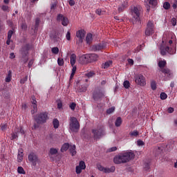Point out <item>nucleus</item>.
<instances>
[{
    "instance_id": "1",
    "label": "nucleus",
    "mask_w": 177,
    "mask_h": 177,
    "mask_svg": "<svg viewBox=\"0 0 177 177\" xmlns=\"http://www.w3.org/2000/svg\"><path fill=\"white\" fill-rule=\"evenodd\" d=\"M134 158L135 153L132 151L124 152L115 156L113 158V162H115V164H124L131 161V160Z\"/></svg>"
},
{
    "instance_id": "2",
    "label": "nucleus",
    "mask_w": 177,
    "mask_h": 177,
    "mask_svg": "<svg viewBox=\"0 0 177 177\" xmlns=\"http://www.w3.org/2000/svg\"><path fill=\"white\" fill-rule=\"evenodd\" d=\"M143 10L141 6H133L131 9V13L132 16V19H131V21H132L133 24H138L140 23V12Z\"/></svg>"
},
{
    "instance_id": "3",
    "label": "nucleus",
    "mask_w": 177,
    "mask_h": 177,
    "mask_svg": "<svg viewBox=\"0 0 177 177\" xmlns=\"http://www.w3.org/2000/svg\"><path fill=\"white\" fill-rule=\"evenodd\" d=\"M166 64H167V62L165 60L160 61L158 62V66L160 67V68H162V73L165 77L164 80H168L172 78L173 73H172V71H171L169 69L164 68Z\"/></svg>"
},
{
    "instance_id": "4",
    "label": "nucleus",
    "mask_w": 177,
    "mask_h": 177,
    "mask_svg": "<svg viewBox=\"0 0 177 177\" xmlns=\"http://www.w3.org/2000/svg\"><path fill=\"white\" fill-rule=\"evenodd\" d=\"M69 129L72 132H78L80 131V122L74 117H71L69 122Z\"/></svg>"
},
{
    "instance_id": "5",
    "label": "nucleus",
    "mask_w": 177,
    "mask_h": 177,
    "mask_svg": "<svg viewBox=\"0 0 177 177\" xmlns=\"http://www.w3.org/2000/svg\"><path fill=\"white\" fill-rule=\"evenodd\" d=\"M48 118H49L48 117V113L42 112L37 115L35 118V120L37 122V124H45Z\"/></svg>"
},
{
    "instance_id": "6",
    "label": "nucleus",
    "mask_w": 177,
    "mask_h": 177,
    "mask_svg": "<svg viewBox=\"0 0 177 177\" xmlns=\"http://www.w3.org/2000/svg\"><path fill=\"white\" fill-rule=\"evenodd\" d=\"M81 59H85L87 63L96 62L99 59V56L96 54H86L81 57Z\"/></svg>"
},
{
    "instance_id": "7",
    "label": "nucleus",
    "mask_w": 177,
    "mask_h": 177,
    "mask_svg": "<svg viewBox=\"0 0 177 177\" xmlns=\"http://www.w3.org/2000/svg\"><path fill=\"white\" fill-rule=\"evenodd\" d=\"M151 34H154V22L149 21L147 24L145 29V35L150 36Z\"/></svg>"
},
{
    "instance_id": "8",
    "label": "nucleus",
    "mask_w": 177,
    "mask_h": 177,
    "mask_svg": "<svg viewBox=\"0 0 177 177\" xmlns=\"http://www.w3.org/2000/svg\"><path fill=\"white\" fill-rule=\"evenodd\" d=\"M135 82L140 86H145L146 85V79L142 74H138L135 76Z\"/></svg>"
},
{
    "instance_id": "9",
    "label": "nucleus",
    "mask_w": 177,
    "mask_h": 177,
    "mask_svg": "<svg viewBox=\"0 0 177 177\" xmlns=\"http://www.w3.org/2000/svg\"><path fill=\"white\" fill-rule=\"evenodd\" d=\"M97 169L98 171H100L101 172H104V174H110L111 172H114L115 171V167H111V168L109 167H104L100 164L97 165Z\"/></svg>"
},
{
    "instance_id": "10",
    "label": "nucleus",
    "mask_w": 177,
    "mask_h": 177,
    "mask_svg": "<svg viewBox=\"0 0 177 177\" xmlns=\"http://www.w3.org/2000/svg\"><path fill=\"white\" fill-rule=\"evenodd\" d=\"M176 50V47H174V48L170 49L169 47L166 46H161L160 47V53L162 55V56H165V55H167V53H169V55H174Z\"/></svg>"
},
{
    "instance_id": "11",
    "label": "nucleus",
    "mask_w": 177,
    "mask_h": 177,
    "mask_svg": "<svg viewBox=\"0 0 177 177\" xmlns=\"http://www.w3.org/2000/svg\"><path fill=\"white\" fill-rule=\"evenodd\" d=\"M119 6L118 10L119 13L124 12L126 8H128V1L127 0H118Z\"/></svg>"
},
{
    "instance_id": "12",
    "label": "nucleus",
    "mask_w": 177,
    "mask_h": 177,
    "mask_svg": "<svg viewBox=\"0 0 177 177\" xmlns=\"http://www.w3.org/2000/svg\"><path fill=\"white\" fill-rule=\"evenodd\" d=\"M85 34H86L85 30H78L76 32V37L77 38H78V41H77V44H82L85 38Z\"/></svg>"
},
{
    "instance_id": "13",
    "label": "nucleus",
    "mask_w": 177,
    "mask_h": 177,
    "mask_svg": "<svg viewBox=\"0 0 177 177\" xmlns=\"http://www.w3.org/2000/svg\"><path fill=\"white\" fill-rule=\"evenodd\" d=\"M28 160L32 162V165L35 167L38 162V156L35 153H30L28 156Z\"/></svg>"
},
{
    "instance_id": "14",
    "label": "nucleus",
    "mask_w": 177,
    "mask_h": 177,
    "mask_svg": "<svg viewBox=\"0 0 177 177\" xmlns=\"http://www.w3.org/2000/svg\"><path fill=\"white\" fill-rule=\"evenodd\" d=\"M57 21H61L62 26H64L65 27L68 26V18L63 16L62 14L57 15Z\"/></svg>"
},
{
    "instance_id": "15",
    "label": "nucleus",
    "mask_w": 177,
    "mask_h": 177,
    "mask_svg": "<svg viewBox=\"0 0 177 177\" xmlns=\"http://www.w3.org/2000/svg\"><path fill=\"white\" fill-rule=\"evenodd\" d=\"M86 168V165H85V162L83 160L80 161L79 165L76 166L75 172L77 174H80L82 172L83 169Z\"/></svg>"
},
{
    "instance_id": "16",
    "label": "nucleus",
    "mask_w": 177,
    "mask_h": 177,
    "mask_svg": "<svg viewBox=\"0 0 177 177\" xmlns=\"http://www.w3.org/2000/svg\"><path fill=\"white\" fill-rule=\"evenodd\" d=\"M93 133L94 135L95 139H100L103 136V129H99L96 130H93Z\"/></svg>"
},
{
    "instance_id": "17",
    "label": "nucleus",
    "mask_w": 177,
    "mask_h": 177,
    "mask_svg": "<svg viewBox=\"0 0 177 177\" xmlns=\"http://www.w3.org/2000/svg\"><path fill=\"white\" fill-rule=\"evenodd\" d=\"M32 104H33L32 106V109L31 110V113L32 114H35V113H37V111H38V107L37 106V100H35V97H32Z\"/></svg>"
},
{
    "instance_id": "18",
    "label": "nucleus",
    "mask_w": 177,
    "mask_h": 177,
    "mask_svg": "<svg viewBox=\"0 0 177 177\" xmlns=\"http://www.w3.org/2000/svg\"><path fill=\"white\" fill-rule=\"evenodd\" d=\"M23 157H24L23 149H20L18 151V156H17L18 162H21V161H23Z\"/></svg>"
},
{
    "instance_id": "19",
    "label": "nucleus",
    "mask_w": 177,
    "mask_h": 177,
    "mask_svg": "<svg viewBox=\"0 0 177 177\" xmlns=\"http://www.w3.org/2000/svg\"><path fill=\"white\" fill-rule=\"evenodd\" d=\"M5 81L6 82H10V81H12V71H8Z\"/></svg>"
},
{
    "instance_id": "20",
    "label": "nucleus",
    "mask_w": 177,
    "mask_h": 177,
    "mask_svg": "<svg viewBox=\"0 0 177 177\" xmlns=\"http://www.w3.org/2000/svg\"><path fill=\"white\" fill-rule=\"evenodd\" d=\"M76 61H77V55H75V54H72L71 55V66H74L75 64Z\"/></svg>"
},
{
    "instance_id": "21",
    "label": "nucleus",
    "mask_w": 177,
    "mask_h": 177,
    "mask_svg": "<svg viewBox=\"0 0 177 177\" xmlns=\"http://www.w3.org/2000/svg\"><path fill=\"white\" fill-rule=\"evenodd\" d=\"M69 147H70V145L68 143H65L62 145L61 148V151L62 153H64V151H67V150H68Z\"/></svg>"
},
{
    "instance_id": "22",
    "label": "nucleus",
    "mask_w": 177,
    "mask_h": 177,
    "mask_svg": "<svg viewBox=\"0 0 177 177\" xmlns=\"http://www.w3.org/2000/svg\"><path fill=\"white\" fill-rule=\"evenodd\" d=\"M92 39H93L92 34H91V33L87 34L86 37V41L88 45H91V42H92Z\"/></svg>"
},
{
    "instance_id": "23",
    "label": "nucleus",
    "mask_w": 177,
    "mask_h": 177,
    "mask_svg": "<svg viewBox=\"0 0 177 177\" xmlns=\"http://www.w3.org/2000/svg\"><path fill=\"white\" fill-rule=\"evenodd\" d=\"M121 124H122V119L118 117L115 122V127H121Z\"/></svg>"
},
{
    "instance_id": "24",
    "label": "nucleus",
    "mask_w": 177,
    "mask_h": 177,
    "mask_svg": "<svg viewBox=\"0 0 177 177\" xmlns=\"http://www.w3.org/2000/svg\"><path fill=\"white\" fill-rule=\"evenodd\" d=\"M14 132L15 133H13L11 136L12 140H15V139H17V138H19V136L17 135V133H19V130L15 129Z\"/></svg>"
},
{
    "instance_id": "25",
    "label": "nucleus",
    "mask_w": 177,
    "mask_h": 177,
    "mask_svg": "<svg viewBox=\"0 0 177 177\" xmlns=\"http://www.w3.org/2000/svg\"><path fill=\"white\" fill-rule=\"evenodd\" d=\"M53 125L55 129H57V128H59V125H60V123L57 119H54L53 121Z\"/></svg>"
},
{
    "instance_id": "26",
    "label": "nucleus",
    "mask_w": 177,
    "mask_h": 177,
    "mask_svg": "<svg viewBox=\"0 0 177 177\" xmlns=\"http://www.w3.org/2000/svg\"><path fill=\"white\" fill-rule=\"evenodd\" d=\"M129 135L132 138H138V136H139V131H138L137 130H134L130 132Z\"/></svg>"
},
{
    "instance_id": "27",
    "label": "nucleus",
    "mask_w": 177,
    "mask_h": 177,
    "mask_svg": "<svg viewBox=\"0 0 177 177\" xmlns=\"http://www.w3.org/2000/svg\"><path fill=\"white\" fill-rule=\"evenodd\" d=\"M113 64V62L111 61H108L105 62L104 64H102V67L103 68H109V67Z\"/></svg>"
},
{
    "instance_id": "28",
    "label": "nucleus",
    "mask_w": 177,
    "mask_h": 177,
    "mask_svg": "<svg viewBox=\"0 0 177 177\" xmlns=\"http://www.w3.org/2000/svg\"><path fill=\"white\" fill-rule=\"evenodd\" d=\"M70 151L72 156H75V154H77V151H75V145H71L70 147Z\"/></svg>"
},
{
    "instance_id": "29",
    "label": "nucleus",
    "mask_w": 177,
    "mask_h": 177,
    "mask_svg": "<svg viewBox=\"0 0 177 177\" xmlns=\"http://www.w3.org/2000/svg\"><path fill=\"white\" fill-rule=\"evenodd\" d=\"M103 45L102 44H98L93 46V50H102L103 49Z\"/></svg>"
},
{
    "instance_id": "30",
    "label": "nucleus",
    "mask_w": 177,
    "mask_h": 177,
    "mask_svg": "<svg viewBox=\"0 0 177 177\" xmlns=\"http://www.w3.org/2000/svg\"><path fill=\"white\" fill-rule=\"evenodd\" d=\"M17 172H18V174H21L22 175H26V171H24V169L22 167H18Z\"/></svg>"
},
{
    "instance_id": "31",
    "label": "nucleus",
    "mask_w": 177,
    "mask_h": 177,
    "mask_svg": "<svg viewBox=\"0 0 177 177\" xmlns=\"http://www.w3.org/2000/svg\"><path fill=\"white\" fill-rule=\"evenodd\" d=\"M123 86L124 88H125L126 89L129 88V86H131V83H129V81L128 80H125L123 83Z\"/></svg>"
},
{
    "instance_id": "32",
    "label": "nucleus",
    "mask_w": 177,
    "mask_h": 177,
    "mask_svg": "<svg viewBox=\"0 0 177 177\" xmlns=\"http://www.w3.org/2000/svg\"><path fill=\"white\" fill-rule=\"evenodd\" d=\"M73 68H72V73L71 75V78H73L75 74V72L77 71V66H72Z\"/></svg>"
},
{
    "instance_id": "33",
    "label": "nucleus",
    "mask_w": 177,
    "mask_h": 177,
    "mask_svg": "<svg viewBox=\"0 0 177 177\" xmlns=\"http://www.w3.org/2000/svg\"><path fill=\"white\" fill-rule=\"evenodd\" d=\"M58 66H64V59L63 58H58L57 59Z\"/></svg>"
},
{
    "instance_id": "34",
    "label": "nucleus",
    "mask_w": 177,
    "mask_h": 177,
    "mask_svg": "<svg viewBox=\"0 0 177 177\" xmlns=\"http://www.w3.org/2000/svg\"><path fill=\"white\" fill-rule=\"evenodd\" d=\"M95 13L99 16H102V15H104L105 12L104 10H102V9L98 8L96 10Z\"/></svg>"
},
{
    "instance_id": "35",
    "label": "nucleus",
    "mask_w": 177,
    "mask_h": 177,
    "mask_svg": "<svg viewBox=\"0 0 177 177\" xmlns=\"http://www.w3.org/2000/svg\"><path fill=\"white\" fill-rule=\"evenodd\" d=\"M115 110V107L113 106L111 108L108 109L106 110V113L108 114H112V113H114Z\"/></svg>"
},
{
    "instance_id": "36",
    "label": "nucleus",
    "mask_w": 177,
    "mask_h": 177,
    "mask_svg": "<svg viewBox=\"0 0 177 177\" xmlns=\"http://www.w3.org/2000/svg\"><path fill=\"white\" fill-rule=\"evenodd\" d=\"M86 88H88L87 86H82L81 87L79 88L78 91L79 92H86Z\"/></svg>"
},
{
    "instance_id": "37",
    "label": "nucleus",
    "mask_w": 177,
    "mask_h": 177,
    "mask_svg": "<svg viewBox=\"0 0 177 177\" xmlns=\"http://www.w3.org/2000/svg\"><path fill=\"white\" fill-rule=\"evenodd\" d=\"M163 8L166 10H168V9H169V8H171V5L168 2H165L163 3Z\"/></svg>"
},
{
    "instance_id": "38",
    "label": "nucleus",
    "mask_w": 177,
    "mask_h": 177,
    "mask_svg": "<svg viewBox=\"0 0 177 177\" xmlns=\"http://www.w3.org/2000/svg\"><path fill=\"white\" fill-rule=\"evenodd\" d=\"M149 5H152V6H156L157 5V0H147Z\"/></svg>"
},
{
    "instance_id": "39",
    "label": "nucleus",
    "mask_w": 177,
    "mask_h": 177,
    "mask_svg": "<svg viewBox=\"0 0 177 177\" xmlns=\"http://www.w3.org/2000/svg\"><path fill=\"white\" fill-rule=\"evenodd\" d=\"M51 52L54 53V55H57L59 53V48L57 47H54L51 49Z\"/></svg>"
},
{
    "instance_id": "40",
    "label": "nucleus",
    "mask_w": 177,
    "mask_h": 177,
    "mask_svg": "<svg viewBox=\"0 0 177 177\" xmlns=\"http://www.w3.org/2000/svg\"><path fill=\"white\" fill-rule=\"evenodd\" d=\"M168 97V95L165 93H160V99L161 100H165Z\"/></svg>"
},
{
    "instance_id": "41",
    "label": "nucleus",
    "mask_w": 177,
    "mask_h": 177,
    "mask_svg": "<svg viewBox=\"0 0 177 177\" xmlns=\"http://www.w3.org/2000/svg\"><path fill=\"white\" fill-rule=\"evenodd\" d=\"M151 88L153 91H156V89H157V84H156V82H151Z\"/></svg>"
},
{
    "instance_id": "42",
    "label": "nucleus",
    "mask_w": 177,
    "mask_h": 177,
    "mask_svg": "<svg viewBox=\"0 0 177 177\" xmlns=\"http://www.w3.org/2000/svg\"><path fill=\"white\" fill-rule=\"evenodd\" d=\"M50 154H52V155L57 154V149L55 148H51L50 149Z\"/></svg>"
},
{
    "instance_id": "43",
    "label": "nucleus",
    "mask_w": 177,
    "mask_h": 177,
    "mask_svg": "<svg viewBox=\"0 0 177 177\" xmlns=\"http://www.w3.org/2000/svg\"><path fill=\"white\" fill-rule=\"evenodd\" d=\"M1 9L2 10H3V12H9V6H5V5L2 6Z\"/></svg>"
},
{
    "instance_id": "44",
    "label": "nucleus",
    "mask_w": 177,
    "mask_h": 177,
    "mask_svg": "<svg viewBox=\"0 0 177 177\" xmlns=\"http://www.w3.org/2000/svg\"><path fill=\"white\" fill-rule=\"evenodd\" d=\"M57 109H59V110H62V109H63V103L62 101L57 102Z\"/></svg>"
},
{
    "instance_id": "45",
    "label": "nucleus",
    "mask_w": 177,
    "mask_h": 177,
    "mask_svg": "<svg viewBox=\"0 0 177 177\" xmlns=\"http://www.w3.org/2000/svg\"><path fill=\"white\" fill-rule=\"evenodd\" d=\"M15 131H18V133L19 132L20 133H21V135H24V130H23V128L21 127H20L19 128L15 129Z\"/></svg>"
},
{
    "instance_id": "46",
    "label": "nucleus",
    "mask_w": 177,
    "mask_h": 177,
    "mask_svg": "<svg viewBox=\"0 0 177 177\" xmlns=\"http://www.w3.org/2000/svg\"><path fill=\"white\" fill-rule=\"evenodd\" d=\"M12 35H13V30H9L8 33V39H11Z\"/></svg>"
},
{
    "instance_id": "47",
    "label": "nucleus",
    "mask_w": 177,
    "mask_h": 177,
    "mask_svg": "<svg viewBox=\"0 0 177 177\" xmlns=\"http://www.w3.org/2000/svg\"><path fill=\"white\" fill-rule=\"evenodd\" d=\"M93 75H94L93 72H88L86 73V77H87L88 78H92Z\"/></svg>"
},
{
    "instance_id": "48",
    "label": "nucleus",
    "mask_w": 177,
    "mask_h": 177,
    "mask_svg": "<svg viewBox=\"0 0 177 177\" xmlns=\"http://www.w3.org/2000/svg\"><path fill=\"white\" fill-rule=\"evenodd\" d=\"M7 128H8V124H6L1 125V131H6Z\"/></svg>"
},
{
    "instance_id": "49",
    "label": "nucleus",
    "mask_w": 177,
    "mask_h": 177,
    "mask_svg": "<svg viewBox=\"0 0 177 177\" xmlns=\"http://www.w3.org/2000/svg\"><path fill=\"white\" fill-rule=\"evenodd\" d=\"M171 24L174 26H176V18H173L171 20Z\"/></svg>"
},
{
    "instance_id": "50",
    "label": "nucleus",
    "mask_w": 177,
    "mask_h": 177,
    "mask_svg": "<svg viewBox=\"0 0 177 177\" xmlns=\"http://www.w3.org/2000/svg\"><path fill=\"white\" fill-rule=\"evenodd\" d=\"M66 38L68 41H70V39H71V35L70 34V32H67L66 35Z\"/></svg>"
},
{
    "instance_id": "51",
    "label": "nucleus",
    "mask_w": 177,
    "mask_h": 177,
    "mask_svg": "<svg viewBox=\"0 0 177 177\" xmlns=\"http://www.w3.org/2000/svg\"><path fill=\"white\" fill-rule=\"evenodd\" d=\"M143 48V44L140 45L137 47V50H135V53L139 52L140 50H142V48Z\"/></svg>"
},
{
    "instance_id": "52",
    "label": "nucleus",
    "mask_w": 177,
    "mask_h": 177,
    "mask_svg": "<svg viewBox=\"0 0 177 177\" xmlns=\"http://www.w3.org/2000/svg\"><path fill=\"white\" fill-rule=\"evenodd\" d=\"M68 2L70 6H74L75 5V1L74 0H69Z\"/></svg>"
},
{
    "instance_id": "53",
    "label": "nucleus",
    "mask_w": 177,
    "mask_h": 177,
    "mask_svg": "<svg viewBox=\"0 0 177 177\" xmlns=\"http://www.w3.org/2000/svg\"><path fill=\"white\" fill-rule=\"evenodd\" d=\"M137 145H138V146H143V145H145V142H143L142 140H138V141H137Z\"/></svg>"
},
{
    "instance_id": "54",
    "label": "nucleus",
    "mask_w": 177,
    "mask_h": 177,
    "mask_svg": "<svg viewBox=\"0 0 177 177\" xmlns=\"http://www.w3.org/2000/svg\"><path fill=\"white\" fill-rule=\"evenodd\" d=\"M75 106H76L75 103L73 102V103L70 105V109H71V110H75Z\"/></svg>"
},
{
    "instance_id": "55",
    "label": "nucleus",
    "mask_w": 177,
    "mask_h": 177,
    "mask_svg": "<svg viewBox=\"0 0 177 177\" xmlns=\"http://www.w3.org/2000/svg\"><path fill=\"white\" fill-rule=\"evenodd\" d=\"M27 80H28V76H26L24 79H21L20 81L21 84H24Z\"/></svg>"
},
{
    "instance_id": "56",
    "label": "nucleus",
    "mask_w": 177,
    "mask_h": 177,
    "mask_svg": "<svg viewBox=\"0 0 177 177\" xmlns=\"http://www.w3.org/2000/svg\"><path fill=\"white\" fill-rule=\"evenodd\" d=\"M56 6H57L56 3H52L50 6L51 10H55V9L56 8Z\"/></svg>"
},
{
    "instance_id": "57",
    "label": "nucleus",
    "mask_w": 177,
    "mask_h": 177,
    "mask_svg": "<svg viewBox=\"0 0 177 177\" xmlns=\"http://www.w3.org/2000/svg\"><path fill=\"white\" fill-rule=\"evenodd\" d=\"M174 111V108L172 107H169L167 109V113H169V114L172 113V112Z\"/></svg>"
},
{
    "instance_id": "58",
    "label": "nucleus",
    "mask_w": 177,
    "mask_h": 177,
    "mask_svg": "<svg viewBox=\"0 0 177 177\" xmlns=\"http://www.w3.org/2000/svg\"><path fill=\"white\" fill-rule=\"evenodd\" d=\"M115 150H117V147H111V149H109L108 150V151H109V152L115 151Z\"/></svg>"
},
{
    "instance_id": "59",
    "label": "nucleus",
    "mask_w": 177,
    "mask_h": 177,
    "mask_svg": "<svg viewBox=\"0 0 177 177\" xmlns=\"http://www.w3.org/2000/svg\"><path fill=\"white\" fill-rule=\"evenodd\" d=\"M127 62H128L129 64H131V66H133V59H128Z\"/></svg>"
},
{
    "instance_id": "60",
    "label": "nucleus",
    "mask_w": 177,
    "mask_h": 177,
    "mask_svg": "<svg viewBox=\"0 0 177 177\" xmlns=\"http://www.w3.org/2000/svg\"><path fill=\"white\" fill-rule=\"evenodd\" d=\"M16 57V55H15V53H11L10 54V59H15Z\"/></svg>"
},
{
    "instance_id": "61",
    "label": "nucleus",
    "mask_w": 177,
    "mask_h": 177,
    "mask_svg": "<svg viewBox=\"0 0 177 177\" xmlns=\"http://www.w3.org/2000/svg\"><path fill=\"white\" fill-rule=\"evenodd\" d=\"M21 28L22 30H26V28H27V25L26 24H22Z\"/></svg>"
},
{
    "instance_id": "62",
    "label": "nucleus",
    "mask_w": 177,
    "mask_h": 177,
    "mask_svg": "<svg viewBox=\"0 0 177 177\" xmlns=\"http://www.w3.org/2000/svg\"><path fill=\"white\" fill-rule=\"evenodd\" d=\"M32 64H34V61H33V60H30V61L28 62V67H32Z\"/></svg>"
},
{
    "instance_id": "63",
    "label": "nucleus",
    "mask_w": 177,
    "mask_h": 177,
    "mask_svg": "<svg viewBox=\"0 0 177 177\" xmlns=\"http://www.w3.org/2000/svg\"><path fill=\"white\" fill-rule=\"evenodd\" d=\"M22 109L26 110L27 109V104H22Z\"/></svg>"
},
{
    "instance_id": "64",
    "label": "nucleus",
    "mask_w": 177,
    "mask_h": 177,
    "mask_svg": "<svg viewBox=\"0 0 177 177\" xmlns=\"http://www.w3.org/2000/svg\"><path fill=\"white\" fill-rule=\"evenodd\" d=\"M6 44L7 45H10V39H8Z\"/></svg>"
}]
</instances>
